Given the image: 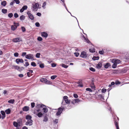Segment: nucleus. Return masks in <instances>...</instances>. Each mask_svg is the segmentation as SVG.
I'll list each match as a JSON object with an SVG mask.
<instances>
[{
	"instance_id": "nucleus-27",
	"label": "nucleus",
	"mask_w": 129,
	"mask_h": 129,
	"mask_svg": "<svg viewBox=\"0 0 129 129\" xmlns=\"http://www.w3.org/2000/svg\"><path fill=\"white\" fill-rule=\"evenodd\" d=\"M12 67H13L16 70H17L19 71V70L20 67L19 66L17 65H13L12 66Z\"/></svg>"
},
{
	"instance_id": "nucleus-35",
	"label": "nucleus",
	"mask_w": 129,
	"mask_h": 129,
	"mask_svg": "<svg viewBox=\"0 0 129 129\" xmlns=\"http://www.w3.org/2000/svg\"><path fill=\"white\" fill-rule=\"evenodd\" d=\"M70 14H71V16H72L73 17H75V18H76V19L77 20V22H78V26H79V28H80L81 29V30H82L83 31V33L84 34H85V35H86L87 36V35H86V34H85V33H84V32H83V30L82 29H81V28L80 27V26H79V22H78V20H77V18H76V17H75V16H73V15H72V14H71V13L70 12Z\"/></svg>"
},
{
	"instance_id": "nucleus-56",
	"label": "nucleus",
	"mask_w": 129,
	"mask_h": 129,
	"mask_svg": "<svg viewBox=\"0 0 129 129\" xmlns=\"http://www.w3.org/2000/svg\"><path fill=\"white\" fill-rule=\"evenodd\" d=\"M107 89H106L105 88H103L102 90V93H105L107 91Z\"/></svg>"
},
{
	"instance_id": "nucleus-10",
	"label": "nucleus",
	"mask_w": 129,
	"mask_h": 129,
	"mask_svg": "<svg viewBox=\"0 0 129 129\" xmlns=\"http://www.w3.org/2000/svg\"><path fill=\"white\" fill-rule=\"evenodd\" d=\"M34 56L33 54H27L25 56V58L29 59H32L34 60Z\"/></svg>"
},
{
	"instance_id": "nucleus-26",
	"label": "nucleus",
	"mask_w": 129,
	"mask_h": 129,
	"mask_svg": "<svg viewBox=\"0 0 129 129\" xmlns=\"http://www.w3.org/2000/svg\"><path fill=\"white\" fill-rule=\"evenodd\" d=\"M11 110L10 108H8L5 110V112L7 114H10L11 112Z\"/></svg>"
},
{
	"instance_id": "nucleus-47",
	"label": "nucleus",
	"mask_w": 129,
	"mask_h": 129,
	"mask_svg": "<svg viewBox=\"0 0 129 129\" xmlns=\"http://www.w3.org/2000/svg\"><path fill=\"white\" fill-rule=\"evenodd\" d=\"M113 64L112 66V68L113 69H115L117 67V65L115 63H113Z\"/></svg>"
},
{
	"instance_id": "nucleus-15",
	"label": "nucleus",
	"mask_w": 129,
	"mask_h": 129,
	"mask_svg": "<svg viewBox=\"0 0 129 129\" xmlns=\"http://www.w3.org/2000/svg\"><path fill=\"white\" fill-rule=\"evenodd\" d=\"M76 83L78 84L77 86L78 87H82L83 86L82 80H80L78 82H76Z\"/></svg>"
},
{
	"instance_id": "nucleus-13",
	"label": "nucleus",
	"mask_w": 129,
	"mask_h": 129,
	"mask_svg": "<svg viewBox=\"0 0 129 129\" xmlns=\"http://www.w3.org/2000/svg\"><path fill=\"white\" fill-rule=\"evenodd\" d=\"M15 62L17 64H19L20 63H23L24 60L22 58H18L15 60Z\"/></svg>"
},
{
	"instance_id": "nucleus-7",
	"label": "nucleus",
	"mask_w": 129,
	"mask_h": 129,
	"mask_svg": "<svg viewBox=\"0 0 129 129\" xmlns=\"http://www.w3.org/2000/svg\"><path fill=\"white\" fill-rule=\"evenodd\" d=\"M80 57L83 58H85L87 57V55L85 51H82L80 55Z\"/></svg>"
},
{
	"instance_id": "nucleus-44",
	"label": "nucleus",
	"mask_w": 129,
	"mask_h": 129,
	"mask_svg": "<svg viewBox=\"0 0 129 129\" xmlns=\"http://www.w3.org/2000/svg\"><path fill=\"white\" fill-rule=\"evenodd\" d=\"M121 82L119 81L118 80H116L115 82V84L116 85H118L120 84Z\"/></svg>"
},
{
	"instance_id": "nucleus-34",
	"label": "nucleus",
	"mask_w": 129,
	"mask_h": 129,
	"mask_svg": "<svg viewBox=\"0 0 129 129\" xmlns=\"http://www.w3.org/2000/svg\"><path fill=\"white\" fill-rule=\"evenodd\" d=\"M17 28V26H16V25H15L14 26L13 25H12L11 26V29L13 31L15 30Z\"/></svg>"
},
{
	"instance_id": "nucleus-4",
	"label": "nucleus",
	"mask_w": 129,
	"mask_h": 129,
	"mask_svg": "<svg viewBox=\"0 0 129 129\" xmlns=\"http://www.w3.org/2000/svg\"><path fill=\"white\" fill-rule=\"evenodd\" d=\"M72 107L70 105H68L67 107H63L62 106L59 107L57 109L58 111L62 113L63 111L64 110H65V108L67 109H70Z\"/></svg>"
},
{
	"instance_id": "nucleus-36",
	"label": "nucleus",
	"mask_w": 129,
	"mask_h": 129,
	"mask_svg": "<svg viewBox=\"0 0 129 129\" xmlns=\"http://www.w3.org/2000/svg\"><path fill=\"white\" fill-rule=\"evenodd\" d=\"M25 16L23 15H21L20 17V20L21 21L24 20L25 19Z\"/></svg>"
},
{
	"instance_id": "nucleus-63",
	"label": "nucleus",
	"mask_w": 129,
	"mask_h": 129,
	"mask_svg": "<svg viewBox=\"0 0 129 129\" xmlns=\"http://www.w3.org/2000/svg\"><path fill=\"white\" fill-rule=\"evenodd\" d=\"M14 16L15 18H18L19 16L18 14L16 13L14 14Z\"/></svg>"
},
{
	"instance_id": "nucleus-29",
	"label": "nucleus",
	"mask_w": 129,
	"mask_h": 129,
	"mask_svg": "<svg viewBox=\"0 0 129 129\" xmlns=\"http://www.w3.org/2000/svg\"><path fill=\"white\" fill-rule=\"evenodd\" d=\"M99 58L100 57L99 56H93L92 57V59L93 60H99Z\"/></svg>"
},
{
	"instance_id": "nucleus-50",
	"label": "nucleus",
	"mask_w": 129,
	"mask_h": 129,
	"mask_svg": "<svg viewBox=\"0 0 129 129\" xmlns=\"http://www.w3.org/2000/svg\"><path fill=\"white\" fill-rule=\"evenodd\" d=\"M41 55V54L39 53H37L36 54V58H39L40 57V55Z\"/></svg>"
},
{
	"instance_id": "nucleus-31",
	"label": "nucleus",
	"mask_w": 129,
	"mask_h": 129,
	"mask_svg": "<svg viewBox=\"0 0 129 129\" xmlns=\"http://www.w3.org/2000/svg\"><path fill=\"white\" fill-rule=\"evenodd\" d=\"M89 51L91 53H93L95 52V50L94 48L92 49L90 48L89 49Z\"/></svg>"
},
{
	"instance_id": "nucleus-62",
	"label": "nucleus",
	"mask_w": 129,
	"mask_h": 129,
	"mask_svg": "<svg viewBox=\"0 0 129 129\" xmlns=\"http://www.w3.org/2000/svg\"><path fill=\"white\" fill-rule=\"evenodd\" d=\"M40 24L38 22H36L35 23V25L37 27H39L40 26Z\"/></svg>"
},
{
	"instance_id": "nucleus-52",
	"label": "nucleus",
	"mask_w": 129,
	"mask_h": 129,
	"mask_svg": "<svg viewBox=\"0 0 129 129\" xmlns=\"http://www.w3.org/2000/svg\"><path fill=\"white\" fill-rule=\"evenodd\" d=\"M21 28L22 31L23 32H25L26 30V29L24 26H22L21 27Z\"/></svg>"
},
{
	"instance_id": "nucleus-43",
	"label": "nucleus",
	"mask_w": 129,
	"mask_h": 129,
	"mask_svg": "<svg viewBox=\"0 0 129 129\" xmlns=\"http://www.w3.org/2000/svg\"><path fill=\"white\" fill-rule=\"evenodd\" d=\"M31 65L34 67H35L37 66L36 63L34 62H31Z\"/></svg>"
},
{
	"instance_id": "nucleus-1",
	"label": "nucleus",
	"mask_w": 129,
	"mask_h": 129,
	"mask_svg": "<svg viewBox=\"0 0 129 129\" xmlns=\"http://www.w3.org/2000/svg\"><path fill=\"white\" fill-rule=\"evenodd\" d=\"M107 104L108 105L107 107L109 108L108 110L110 111L111 113L112 114V117L113 118L114 121V123L115 125L116 126V129H119L118 125V121L119 120V118L116 115H114L113 112H112V110L110 106L107 103Z\"/></svg>"
},
{
	"instance_id": "nucleus-11",
	"label": "nucleus",
	"mask_w": 129,
	"mask_h": 129,
	"mask_svg": "<svg viewBox=\"0 0 129 129\" xmlns=\"http://www.w3.org/2000/svg\"><path fill=\"white\" fill-rule=\"evenodd\" d=\"M22 41V39L20 37L16 38L13 39L12 40L13 42L14 43H17Z\"/></svg>"
},
{
	"instance_id": "nucleus-30",
	"label": "nucleus",
	"mask_w": 129,
	"mask_h": 129,
	"mask_svg": "<svg viewBox=\"0 0 129 129\" xmlns=\"http://www.w3.org/2000/svg\"><path fill=\"white\" fill-rule=\"evenodd\" d=\"M60 66H61L62 67L66 69L68 67V66L66 65L64 63H62L61 64H60Z\"/></svg>"
},
{
	"instance_id": "nucleus-46",
	"label": "nucleus",
	"mask_w": 129,
	"mask_h": 129,
	"mask_svg": "<svg viewBox=\"0 0 129 129\" xmlns=\"http://www.w3.org/2000/svg\"><path fill=\"white\" fill-rule=\"evenodd\" d=\"M61 114V113L57 111V112L56 113V114L55 115L56 116H57L58 117H59L60 116Z\"/></svg>"
},
{
	"instance_id": "nucleus-8",
	"label": "nucleus",
	"mask_w": 129,
	"mask_h": 129,
	"mask_svg": "<svg viewBox=\"0 0 129 129\" xmlns=\"http://www.w3.org/2000/svg\"><path fill=\"white\" fill-rule=\"evenodd\" d=\"M63 100H64L66 104H69L70 103V100L68 99V97L67 96H65L63 97Z\"/></svg>"
},
{
	"instance_id": "nucleus-54",
	"label": "nucleus",
	"mask_w": 129,
	"mask_h": 129,
	"mask_svg": "<svg viewBox=\"0 0 129 129\" xmlns=\"http://www.w3.org/2000/svg\"><path fill=\"white\" fill-rule=\"evenodd\" d=\"M98 97L101 98V99H103V100H104V96H103L102 95V94H100L98 95Z\"/></svg>"
},
{
	"instance_id": "nucleus-42",
	"label": "nucleus",
	"mask_w": 129,
	"mask_h": 129,
	"mask_svg": "<svg viewBox=\"0 0 129 129\" xmlns=\"http://www.w3.org/2000/svg\"><path fill=\"white\" fill-rule=\"evenodd\" d=\"M53 122L54 124H56L58 123V119H55L54 120H53Z\"/></svg>"
},
{
	"instance_id": "nucleus-9",
	"label": "nucleus",
	"mask_w": 129,
	"mask_h": 129,
	"mask_svg": "<svg viewBox=\"0 0 129 129\" xmlns=\"http://www.w3.org/2000/svg\"><path fill=\"white\" fill-rule=\"evenodd\" d=\"M111 62L112 63H115L117 65V64H119L120 62L121 61L120 59L114 58L112 59Z\"/></svg>"
},
{
	"instance_id": "nucleus-23",
	"label": "nucleus",
	"mask_w": 129,
	"mask_h": 129,
	"mask_svg": "<svg viewBox=\"0 0 129 129\" xmlns=\"http://www.w3.org/2000/svg\"><path fill=\"white\" fill-rule=\"evenodd\" d=\"M29 107L25 106L22 108V110L23 111L27 112L29 110Z\"/></svg>"
},
{
	"instance_id": "nucleus-41",
	"label": "nucleus",
	"mask_w": 129,
	"mask_h": 129,
	"mask_svg": "<svg viewBox=\"0 0 129 129\" xmlns=\"http://www.w3.org/2000/svg\"><path fill=\"white\" fill-rule=\"evenodd\" d=\"M40 62V63L39 65L40 67L42 68H43L44 67V64L41 62Z\"/></svg>"
},
{
	"instance_id": "nucleus-22",
	"label": "nucleus",
	"mask_w": 129,
	"mask_h": 129,
	"mask_svg": "<svg viewBox=\"0 0 129 129\" xmlns=\"http://www.w3.org/2000/svg\"><path fill=\"white\" fill-rule=\"evenodd\" d=\"M1 113L2 115V119H4L6 117L5 112L3 110H1Z\"/></svg>"
},
{
	"instance_id": "nucleus-2",
	"label": "nucleus",
	"mask_w": 129,
	"mask_h": 129,
	"mask_svg": "<svg viewBox=\"0 0 129 129\" xmlns=\"http://www.w3.org/2000/svg\"><path fill=\"white\" fill-rule=\"evenodd\" d=\"M38 109L36 110V112L34 111L33 112L34 113L38 116L39 118L42 117H43L44 114L43 113L42 109L40 108H38Z\"/></svg>"
},
{
	"instance_id": "nucleus-55",
	"label": "nucleus",
	"mask_w": 129,
	"mask_h": 129,
	"mask_svg": "<svg viewBox=\"0 0 129 129\" xmlns=\"http://www.w3.org/2000/svg\"><path fill=\"white\" fill-rule=\"evenodd\" d=\"M99 53L101 55H103L104 53V51L103 50H102L99 51Z\"/></svg>"
},
{
	"instance_id": "nucleus-3",
	"label": "nucleus",
	"mask_w": 129,
	"mask_h": 129,
	"mask_svg": "<svg viewBox=\"0 0 129 129\" xmlns=\"http://www.w3.org/2000/svg\"><path fill=\"white\" fill-rule=\"evenodd\" d=\"M39 3H35L34 4H33V6H32V11H36L38 9H40L41 7H39L40 6V5L39 4Z\"/></svg>"
},
{
	"instance_id": "nucleus-57",
	"label": "nucleus",
	"mask_w": 129,
	"mask_h": 129,
	"mask_svg": "<svg viewBox=\"0 0 129 129\" xmlns=\"http://www.w3.org/2000/svg\"><path fill=\"white\" fill-rule=\"evenodd\" d=\"M37 40L39 41H42L43 40L42 38L41 37H39L37 38Z\"/></svg>"
},
{
	"instance_id": "nucleus-20",
	"label": "nucleus",
	"mask_w": 129,
	"mask_h": 129,
	"mask_svg": "<svg viewBox=\"0 0 129 129\" xmlns=\"http://www.w3.org/2000/svg\"><path fill=\"white\" fill-rule=\"evenodd\" d=\"M43 116L44 117L43 121L44 122H47L48 120L47 114H45L44 116V115H43Z\"/></svg>"
},
{
	"instance_id": "nucleus-18",
	"label": "nucleus",
	"mask_w": 129,
	"mask_h": 129,
	"mask_svg": "<svg viewBox=\"0 0 129 129\" xmlns=\"http://www.w3.org/2000/svg\"><path fill=\"white\" fill-rule=\"evenodd\" d=\"M102 62H99L96 66V68L98 69H100L102 67Z\"/></svg>"
},
{
	"instance_id": "nucleus-14",
	"label": "nucleus",
	"mask_w": 129,
	"mask_h": 129,
	"mask_svg": "<svg viewBox=\"0 0 129 129\" xmlns=\"http://www.w3.org/2000/svg\"><path fill=\"white\" fill-rule=\"evenodd\" d=\"M33 121L32 120H27L26 122L25 125H26L31 126L33 124Z\"/></svg>"
},
{
	"instance_id": "nucleus-28",
	"label": "nucleus",
	"mask_w": 129,
	"mask_h": 129,
	"mask_svg": "<svg viewBox=\"0 0 129 129\" xmlns=\"http://www.w3.org/2000/svg\"><path fill=\"white\" fill-rule=\"evenodd\" d=\"M7 4V2L5 1H3L1 2V4L4 7H5Z\"/></svg>"
},
{
	"instance_id": "nucleus-51",
	"label": "nucleus",
	"mask_w": 129,
	"mask_h": 129,
	"mask_svg": "<svg viewBox=\"0 0 129 129\" xmlns=\"http://www.w3.org/2000/svg\"><path fill=\"white\" fill-rule=\"evenodd\" d=\"M84 40L85 41V42L89 44V43H90L92 44V43H91L90 41L88 38H86V39H85Z\"/></svg>"
},
{
	"instance_id": "nucleus-5",
	"label": "nucleus",
	"mask_w": 129,
	"mask_h": 129,
	"mask_svg": "<svg viewBox=\"0 0 129 129\" xmlns=\"http://www.w3.org/2000/svg\"><path fill=\"white\" fill-rule=\"evenodd\" d=\"M40 81L42 82H44L45 83L48 84H51L52 83L50 81L47 80V79L45 78H41Z\"/></svg>"
},
{
	"instance_id": "nucleus-39",
	"label": "nucleus",
	"mask_w": 129,
	"mask_h": 129,
	"mask_svg": "<svg viewBox=\"0 0 129 129\" xmlns=\"http://www.w3.org/2000/svg\"><path fill=\"white\" fill-rule=\"evenodd\" d=\"M75 101V103H78L79 102H80V100L78 99H74Z\"/></svg>"
},
{
	"instance_id": "nucleus-17",
	"label": "nucleus",
	"mask_w": 129,
	"mask_h": 129,
	"mask_svg": "<svg viewBox=\"0 0 129 129\" xmlns=\"http://www.w3.org/2000/svg\"><path fill=\"white\" fill-rule=\"evenodd\" d=\"M27 6L26 5H25L23 6L20 10V12L21 13L23 12L25 10H26L27 9Z\"/></svg>"
},
{
	"instance_id": "nucleus-37",
	"label": "nucleus",
	"mask_w": 129,
	"mask_h": 129,
	"mask_svg": "<svg viewBox=\"0 0 129 129\" xmlns=\"http://www.w3.org/2000/svg\"><path fill=\"white\" fill-rule=\"evenodd\" d=\"M2 13L4 14H5L7 12V10L6 9H3L2 10Z\"/></svg>"
},
{
	"instance_id": "nucleus-40",
	"label": "nucleus",
	"mask_w": 129,
	"mask_h": 129,
	"mask_svg": "<svg viewBox=\"0 0 129 129\" xmlns=\"http://www.w3.org/2000/svg\"><path fill=\"white\" fill-rule=\"evenodd\" d=\"M112 71H113V73L115 74L119 72V70L117 69L112 70Z\"/></svg>"
},
{
	"instance_id": "nucleus-61",
	"label": "nucleus",
	"mask_w": 129,
	"mask_h": 129,
	"mask_svg": "<svg viewBox=\"0 0 129 129\" xmlns=\"http://www.w3.org/2000/svg\"><path fill=\"white\" fill-rule=\"evenodd\" d=\"M51 67L53 68H54L56 67V64L55 63H52L51 64Z\"/></svg>"
},
{
	"instance_id": "nucleus-19",
	"label": "nucleus",
	"mask_w": 129,
	"mask_h": 129,
	"mask_svg": "<svg viewBox=\"0 0 129 129\" xmlns=\"http://www.w3.org/2000/svg\"><path fill=\"white\" fill-rule=\"evenodd\" d=\"M35 107L37 108H42L44 107H46V106L43 104H37L36 105Z\"/></svg>"
},
{
	"instance_id": "nucleus-12",
	"label": "nucleus",
	"mask_w": 129,
	"mask_h": 129,
	"mask_svg": "<svg viewBox=\"0 0 129 129\" xmlns=\"http://www.w3.org/2000/svg\"><path fill=\"white\" fill-rule=\"evenodd\" d=\"M47 107L49 108V107L46 106V107H43V108H42V110L43 113L44 114V115H45V113L46 114L48 111V109Z\"/></svg>"
},
{
	"instance_id": "nucleus-38",
	"label": "nucleus",
	"mask_w": 129,
	"mask_h": 129,
	"mask_svg": "<svg viewBox=\"0 0 129 129\" xmlns=\"http://www.w3.org/2000/svg\"><path fill=\"white\" fill-rule=\"evenodd\" d=\"M127 71V70L126 69L123 68V69L121 70L120 72L122 73H125Z\"/></svg>"
},
{
	"instance_id": "nucleus-48",
	"label": "nucleus",
	"mask_w": 129,
	"mask_h": 129,
	"mask_svg": "<svg viewBox=\"0 0 129 129\" xmlns=\"http://www.w3.org/2000/svg\"><path fill=\"white\" fill-rule=\"evenodd\" d=\"M13 14L12 13H9L8 14V16L9 18H11L13 17Z\"/></svg>"
},
{
	"instance_id": "nucleus-21",
	"label": "nucleus",
	"mask_w": 129,
	"mask_h": 129,
	"mask_svg": "<svg viewBox=\"0 0 129 129\" xmlns=\"http://www.w3.org/2000/svg\"><path fill=\"white\" fill-rule=\"evenodd\" d=\"M41 35L42 37H44L45 38H47L48 36V34L45 32H42Z\"/></svg>"
},
{
	"instance_id": "nucleus-32",
	"label": "nucleus",
	"mask_w": 129,
	"mask_h": 129,
	"mask_svg": "<svg viewBox=\"0 0 129 129\" xmlns=\"http://www.w3.org/2000/svg\"><path fill=\"white\" fill-rule=\"evenodd\" d=\"M13 125L15 127H17V126H20L17 123L16 121H14L13 122Z\"/></svg>"
},
{
	"instance_id": "nucleus-16",
	"label": "nucleus",
	"mask_w": 129,
	"mask_h": 129,
	"mask_svg": "<svg viewBox=\"0 0 129 129\" xmlns=\"http://www.w3.org/2000/svg\"><path fill=\"white\" fill-rule=\"evenodd\" d=\"M103 65L104 66V67L106 69H107L109 68L110 67H111V66L110 63L108 62H107L105 64H103Z\"/></svg>"
},
{
	"instance_id": "nucleus-45",
	"label": "nucleus",
	"mask_w": 129,
	"mask_h": 129,
	"mask_svg": "<svg viewBox=\"0 0 129 129\" xmlns=\"http://www.w3.org/2000/svg\"><path fill=\"white\" fill-rule=\"evenodd\" d=\"M57 77V76L56 75H54L51 76L50 78L52 80H54Z\"/></svg>"
},
{
	"instance_id": "nucleus-58",
	"label": "nucleus",
	"mask_w": 129,
	"mask_h": 129,
	"mask_svg": "<svg viewBox=\"0 0 129 129\" xmlns=\"http://www.w3.org/2000/svg\"><path fill=\"white\" fill-rule=\"evenodd\" d=\"M14 55L15 57H18L19 56V54L18 53L16 52L14 53Z\"/></svg>"
},
{
	"instance_id": "nucleus-60",
	"label": "nucleus",
	"mask_w": 129,
	"mask_h": 129,
	"mask_svg": "<svg viewBox=\"0 0 129 129\" xmlns=\"http://www.w3.org/2000/svg\"><path fill=\"white\" fill-rule=\"evenodd\" d=\"M31 105L32 108H34L35 106V103L34 102H32L31 103Z\"/></svg>"
},
{
	"instance_id": "nucleus-59",
	"label": "nucleus",
	"mask_w": 129,
	"mask_h": 129,
	"mask_svg": "<svg viewBox=\"0 0 129 129\" xmlns=\"http://www.w3.org/2000/svg\"><path fill=\"white\" fill-rule=\"evenodd\" d=\"M86 90L87 91H88L90 92H92V90L91 89L89 88H87L86 89Z\"/></svg>"
},
{
	"instance_id": "nucleus-53",
	"label": "nucleus",
	"mask_w": 129,
	"mask_h": 129,
	"mask_svg": "<svg viewBox=\"0 0 129 129\" xmlns=\"http://www.w3.org/2000/svg\"><path fill=\"white\" fill-rule=\"evenodd\" d=\"M46 5V2H44L43 4V5L42 7L44 9H45V6Z\"/></svg>"
},
{
	"instance_id": "nucleus-24",
	"label": "nucleus",
	"mask_w": 129,
	"mask_h": 129,
	"mask_svg": "<svg viewBox=\"0 0 129 129\" xmlns=\"http://www.w3.org/2000/svg\"><path fill=\"white\" fill-rule=\"evenodd\" d=\"M16 122L20 126H21L22 123V119L20 118L17 120Z\"/></svg>"
},
{
	"instance_id": "nucleus-49",
	"label": "nucleus",
	"mask_w": 129,
	"mask_h": 129,
	"mask_svg": "<svg viewBox=\"0 0 129 129\" xmlns=\"http://www.w3.org/2000/svg\"><path fill=\"white\" fill-rule=\"evenodd\" d=\"M89 70H90L92 72H95V69L92 67L90 68H89Z\"/></svg>"
},
{
	"instance_id": "nucleus-25",
	"label": "nucleus",
	"mask_w": 129,
	"mask_h": 129,
	"mask_svg": "<svg viewBox=\"0 0 129 129\" xmlns=\"http://www.w3.org/2000/svg\"><path fill=\"white\" fill-rule=\"evenodd\" d=\"M32 118V116L28 114L26 115L25 116V119L27 120H31Z\"/></svg>"
},
{
	"instance_id": "nucleus-64",
	"label": "nucleus",
	"mask_w": 129,
	"mask_h": 129,
	"mask_svg": "<svg viewBox=\"0 0 129 129\" xmlns=\"http://www.w3.org/2000/svg\"><path fill=\"white\" fill-rule=\"evenodd\" d=\"M74 54L76 57H77L79 55V53L77 52H75L74 53Z\"/></svg>"
},
{
	"instance_id": "nucleus-6",
	"label": "nucleus",
	"mask_w": 129,
	"mask_h": 129,
	"mask_svg": "<svg viewBox=\"0 0 129 129\" xmlns=\"http://www.w3.org/2000/svg\"><path fill=\"white\" fill-rule=\"evenodd\" d=\"M27 14L28 16V18L31 20H33L34 19V17L33 15L31 13V11H29L27 12Z\"/></svg>"
},
{
	"instance_id": "nucleus-33",
	"label": "nucleus",
	"mask_w": 129,
	"mask_h": 129,
	"mask_svg": "<svg viewBox=\"0 0 129 129\" xmlns=\"http://www.w3.org/2000/svg\"><path fill=\"white\" fill-rule=\"evenodd\" d=\"M15 101L14 99H10L8 101V102L10 104H13L14 103Z\"/></svg>"
}]
</instances>
